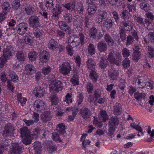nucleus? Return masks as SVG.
<instances>
[{"mask_svg": "<svg viewBox=\"0 0 154 154\" xmlns=\"http://www.w3.org/2000/svg\"><path fill=\"white\" fill-rule=\"evenodd\" d=\"M63 18V20L69 24L72 22L73 20V17L72 14L68 13L64 14Z\"/></svg>", "mask_w": 154, "mask_h": 154, "instance_id": "23", "label": "nucleus"}, {"mask_svg": "<svg viewBox=\"0 0 154 154\" xmlns=\"http://www.w3.org/2000/svg\"><path fill=\"white\" fill-rule=\"evenodd\" d=\"M130 61L128 58H125L123 61L122 65L125 68H127L130 66Z\"/></svg>", "mask_w": 154, "mask_h": 154, "instance_id": "64", "label": "nucleus"}, {"mask_svg": "<svg viewBox=\"0 0 154 154\" xmlns=\"http://www.w3.org/2000/svg\"><path fill=\"white\" fill-rule=\"evenodd\" d=\"M25 13L28 15H31L32 14V8L29 5L27 4L24 8Z\"/></svg>", "mask_w": 154, "mask_h": 154, "instance_id": "59", "label": "nucleus"}, {"mask_svg": "<svg viewBox=\"0 0 154 154\" xmlns=\"http://www.w3.org/2000/svg\"><path fill=\"white\" fill-rule=\"evenodd\" d=\"M51 116L50 111H46L41 115V119L43 122H46L50 120Z\"/></svg>", "mask_w": 154, "mask_h": 154, "instance_id": "19", "label": "nucleus"}, {"mask_svg": "<svg viewBox=\"0 0 154 154\" xmlns=\"http://www.w3.org/2000/svg\"><path fill=\"white\" fill-rule=\"evenodd\" d=\"M57 128L58 131L61 133H63L66 132L65 126L63 123L58 125H57Z\"/></svg>", "mask_w": 154, "mask_h": 154, "instance_id": "56", "label": "nucleus"}, {"mask_svg": "<svg viewBox=\"0 0 154 154\" xmlns=\"http://www.w3.org/2000/svg\"><path fill=\"white\" fill-rule=\"evenodd\" d=\"M99 117L100 119L103 122H105L108 119V115L105 110L100 111Z\"/></svg>", "mask_w": 154, "mask_h": 154, "instance_id": "36", "label": "nucleus"}, {"mask_svg": "<svg viewBox=\"0 0 154 154\" xmlns=\"http://www.w3.org/2000/svg\"><path fill=\"white\" fill-rule=\"evenodd\" d=\"M79 37L77 35H74L71 37L68 40L69 43L72 44L73 47H75L78 46L80 43L81 45H83L85 43V35L82 33L79 34Z\"/></svg>", "mask_w": 154, "mask_h": 154, "instance_id": "3", "label": "nucleus"}, {"mask_svg": "<svg viewBox=\"0 0 154 154\" xmlns=\"http://www.w3.org/2000/svg\"><path fill=\"white\" fill-rule=\"evenodd\" d=\"M134 20L138 24L140 25H143L144 24L143 19L140 17L135 16L134 17Z\"/></svg>", "mask_w": 154, "mask_h": 154, "instance_id": "60", "label": "nucleus"}, {"mask_svg": "<svg viewBox=\"0 0 154 154\" xmlns=\"http://www.w3.org/2000/svg\"><path fill=\"white\" fill-rule=\"evenodd\" d=\"M49 86V90L51 91L58 93L62 90L63 84L60 81L55 79L51 82Z\"/></svg>", "mask_w": 154, "mask_h": 154, "instance_id": "5", "label": "nucleus"}, {"mask_svg": "<svg viewBox=\"0 0 154 154\" xmlns=\"http://www.w3.org/2000/svg\"><path fill=\"white\" fill-rule=\"evenodd\" d=\"M12 5L13 9L15 10H17L20 7V1L19 0H14Z\"/></svg>", "mask_w": 154, "mask_h": 154, "instance_id": "53", "label": "nucleus"}, {"mask_svg": "<svg viewBox=\"0 0 154 154\" xmlns=\"http://www.w3.org/2000/svg\"><path fill=\"white\" fill-rule=\"evenodd\" d=\"M109 127L108 130V134L112 136L113 135L115 129L119 124L118 118L117 116H112L109 121Z\"/></svg>", "mask_w": 154, "mask_h": 154, "instance_id": "6", "label": "nucleus"}, {"mask_svg": "<svg viewBox=\"0 0 154 154\" xmlns=\"http://www.w3.org/2000/svg\"><path fill=\"white\" fill-rule=\"evenodd\" d=\"M2 52V55L0 58V65L2 67L6 63L7 60L12 57L14 51L13 47L11 45H9L4 48Z\"/></svg>", "mask_w": 154, "mask_h": 154, "instance_id": "1", "label": "nucleus"}, {"mask_svg": "<svg viewBox=\"0 0 154 154\" xmlns=\"http://www.w3.org/2000/svg\"><path fill=\"white\" fill-rule=\"evenodd\" d=\"M2 11L0 13V21L4 20L7 13L11 9V6L9 2L6 1L2 3Z\"/></svg>", "mask_w": 154, "mask_h": 154, "instance_id": "7", "label": "nucleus"}, {"mask_svg": "<svg viewBox=\"0 0 154 154\" xmlns=\"http://www.w3.org/2000/svg\"><path fill=\"white\" fill-rule=\"evenodd\" d=\"M14 126L11 124H8L5 125L4 128L3 132V135L4 137H6L9 135H13L14 133Z\"/></svg>", "mask_w": 154, "mask_h": 154, "instance_id": "11", "label": "nucleus"}, {"mask_svg": "<svg viewBox=\"0 0 154 154\" xmlns=\"http://www.w3.org/2000/svg\"><path fill=\"white\" fill-rule=\"evenodd\" d=\"M45 4L48 9H51L54 6L53 2L52 0H45L44 1Z\"/></svg>", "mask_w": 154, "mask_h": 154, "instance_id": "51", "label": "nucleus"}, {"mask_svg": "<svg viewBox=\"0 0 154 154\" xmlns=\"http://www.w3.org/2000/svg\"><path fill=\"white\" fill-rule=\"evenodd\" d=\"M88 50L89 54L91 55L95 54L96 52L95 48L93 44L90 43L88 46Z\"/></svg>", "mask_w": 154, "mask_h": 154, "instance_id": "41", "label": "nucleus"}, {"mask_svg": "<svg viewBox=\"0 0 154 154\" xmlns=\"http://www.w3.org/2000/svg\"><path fill=\"white\" fill-rule=\"evenodd\" d=\"M52 139L55 141H58L60 142H62V140L60 139L58 134L56 133H54L52 134Z\"/></svg>", "mask_w": 154, "mask_h": 154, "instance_id": "63", "label": "nucleus"}, {"mask_svg": "<svg viewBox=\"0 0 154 154\" xmlns=\"http://www.w3.org/2000/svg\"><path fill=\"white\" fill-rule=\"evenodd\" d=\"M45 102L43 100H37L34 103L33 108L37 112H42L45 109Z\"/></svg>", "mask_w": 154, "mask_h": 154, "instance_id": "10", "label": "nucleus"}, {"mask_svg": "<svg viewBox=\"0 0 154 154\" xmlns=\"http://www.w3.org/2000/svg\"><path fill=\"white\" fill-rule=\"evenodd\" d=\"M121 17L124 19H127L130 17V14L126 10H124L120 14Z\"/></svg>", "mask_w": 154, "mask_h": 154, "instance_id": "46", "label": "nucleus"}, {"mask_svg": "<svg viewBox=\"0 0 154 154\" xmlns=\"http://www.w3.org/2000/svg\"><path fill=\"white\" fill-rule=\"evenodd\" d=\"M9 76L11 80L14 82H17L19 78L17 74L13 71L10 72Z\"/></svg>", "mask_w": 154, "mask_h": 154, "instance_id": "34", "label": "nucleus"}, {"mask_svg": "<svg viewBox=\"0 0 154 154\" xmlns=\"http://www.w3.org/2000/svg\"><path fill=\"white\" fill-rule=\"evenodd\" d=\"M33 94L38 97H43L45 93V90L40 86H37L32 91Z\"/></svg>", "mask_w": 154, "mask_h": 154, "instance_id": "15", "label": "nucleus"}, {"mask_svg": "<svg viewBox=\"0 0 154 154\" xmlns=\"http://www.w3.org/2000/svg\"><path fill=\"white\" fill-rule=\"evenodd\" d=\"M37 57V54L35 51H31L28 54V57L29 60L31 61H35Z\"/></svg>", "mask_w": 154, "mask_h": 154, "instance_id": "40", "label": "nucleus"}, {"mask_svg": "<svg viewBox=\"0 0 154 154\" xmlns=\"http://www.w3.org/2000/svg\"><path fill=\"white\" fill-rule=\"evenodd\" d=\"M140 7L142 9L146 11H148L150 8L149 5L144 2L140 4Z\"/></svg>", "mask_w": 154, "mask_h": 154, "instance_id": "45", "label": "nucleus"}, {"mask_svg": "<svg viewBox=\"0 0 154 154\" xmlns=\"http://www.w3.org/2000/svg\"><path fill=\"white\" fill-rule=\"evenodd\" d=\"M89 76L93 82L94 83H95L97 80L98 75L94 69H92L90 72Z\"/></svg>", "mask_w": 154, "mask_h": 154, "instance_id": "27", "label": "nucleus"}, {"mask_svg": "<svg viewBox=\"0 0 154 154\" xmlns=\"http://www.w3.org/2000/svg\"><path fill=\"white\" fill-rule=\"evenodd\" d=\"M122 111L121 104L119 103H116L114 107L113 113L115 115H120Z\"/></svg>", "mask_w": 154, "mask_h": 154, "instance_id": "28", "label": "nucleus"}, {"mask_svg": "<svg viewBox=\"0 0 154 154\" xmlns=\"http://www.w3.org/2000/svg\"><path fill=\"white\" fill-rule=\"evenodd\" d=\"M97 15L99 17H100L103 19H105L107 15L106 12L104 11L99 10L97 13Z\"/></svg>", "mask_w": 154, "mask_h": 154, "instance_id": "52", "label": "nucleus"}, {"mask_svg": "<svg viewBox=\"0 0 154 154\" xmlns=\"http://www.w3.org/2000/svg\"><path fill=\"white\" fill-rule=\"evenodd\" d=\"M57 43L56 41L54 39H51L49 41L48 43V48L51 49H55L56 48Z\"/></svg>", "mask_w": 154, "mask_h": 154, "instance_id": "38", "label": "nucleus"}, {"mask_svg": "<svg viewBox=\"0 0 154 154\" xmlns=\"http://www.w3.org/2000/svg\"><path fill=\"white\" fill-rule=\"evenodd\" d=\"M130 126L132 128L139 131V132H140L142 135H143V133L142 131V128L139 125V124L136 125L135 122H134V123H132L130 124Z\"/></svg>", "mask_w": 154, "mask_h": 154, "instance_id": "43", "label": "nucleus"}, {"mask_svg": "<svg viewBox=\"0 0 154 154\" xmlns=\"http://www.w3.org/2000/svg\"><path fill=\"white\" fill-rule=\"evenodd\" d=\"M52 70V68L49 66L44 67L42 69V73L45 75L50 73Z\"/></svg>", "mask_w": 154, "mask_h": 154, "instance_id": "48", "label": "nucleus"}, {"mask_svg": "<svg viewBox=\"0 0 154 154\" xmlns=\"http://www.w3.org/2000/svg\"><path fill=\"white\" fill-rule=\"evenodd\" d=\"M21 151V146L17 143H13L10 146V152L11 154H20Z\"/></svg>", "mask_w": 154, "mask_h": 154, "instance_id": "13", "label": "nucleus"}, {"mask_svg": "<svg viewBox=\"0 0 154 154\" xmlns=\"http://www.w3.org/2000/svg\"><path fill=\"white\" fill-rule=\"evenodd\" d=\"M107 45L104 42H100L97 44V48L100 52H105L107 50Z\"/></svg>", "mask_w": 154, "mask_h": 154, "instance_id": "22", "label": "nucleus"}, {"mask_svg": "<svg viewBox=\"0 0 154 154\" xmlns=\"http://www.w3.org/2000/svg\"><path fill=\"white\" fill-rule=\"evenodd\" d=\"M126 6L129 12H132L136 11V5L134 4L131 5L128 2L127 3Z\"/></svg>", "mask_w": 154, "mask_h": 154, "instance_id": "58", "label": "nucleus"}, {"mask_svg": "<svg viewBox=\"0 0 154 154\" xmlns=\"http://www.w3.org/2000/svg\"><path fill=\"white\" fill-rule=\"evenodd\" d=\"M72 94L68 93L66 96L65 102L68 104L69 103H71L72 102Z\"/></svg>", "mask_w": 154, "mask_h": 154, "instance_id": "62", "label": "nucleus"}, {"mask_svg": "<svg viewBox=\"0 0 154 154\" xmlns=\"http://www.w3.org/2000/svg\"><path fill=\"white\" fill-rule=\"evenodd\" d=\"M75 6L77 13L80 14H82L84 11V7L82 3L81 2H78Z\"/></svg>", "mask_w": 154, "mask_h": 154, "instance_id": "32", "label": "nucleus"}, {"mask_svg": "<svg viewBox=\"0 0 154 154\" xmlns=\"http://www.w3.org/2000/svg\"><path fill=\"white\" fill-rule=\"evenodd\" d=\"M49 53L45 51H41L38 55L40 62L42 63L47 62L49 60Z\"/></svg>", "mask_w": 154, "mask_h": 154, "instance_id": "16", "label": "nucleus"}, {"mask_svg": "<svg viewBox=\"0 0 154 154\" xmlns=\"http://www.w3.org/2000/svg\"><path fill=\"white\" fill-rule=\"evenodd\" d=\"M135 98L138 100L144 99L145 98V94L143 93H140L138 92L135 93L134 94Z\"/></svg>", "mask_w": 154, "mask_h": 154, "instance_id": "47", "label": "nucleus"}, {"mask_svg": "<svg viewBox=\"0 0 154 154\" xmlns=\"http://www.w3.org/2000/svg\"><path fill=\"white\" fill-rule=\"evenodd\" d=\"M122 59L121 52L117 51L114 52L112 50H110L109 51L108 60L111 63L119 66L121 63Z\"/></svg>", "mask_w": 154, "mask_h": 154, "instance_id": "2", "label": "nucleus"}, {"mask_svg": "<svg viewBox=\"0 0 154 154\" xmlns=\"http://www.w3.org/2000/svg\"><path fill=\"white\" fill-rule=\"evenodd\" d=\"M139 78H136L134 79L135 82L134 84L136 87L139 89H142L144 88L146 85V83L143 82V80Z\"/></svg>", "mask_w": 154, "mask_h": 154, "instance_id": "20", "label": "nucleus"}, {"mask_svg": "<svg viewBox=\"0 0 154 154\" xmlns=\"http://www.w3.org/2000/svg\"><path fill=\"white\" fill-rule=\"evenodd\" d=\"M73 46L70 45H68L66 46V50L68 53L71 56H72L73 54Z\"/></svg>", "mask_w": 154, "mask_h": 154, "instance_id": "61", "label": "nucleus"}, {"mask_svg": "<svg viewBox=\"0 0 154 154\" xmlns=\"http://www.w3.org/2000/svg\"><path fill=\"white\" fill-rule=\"evenodd\" d=\"M52 105H56L58 103V98L56 94L52 95L50 97Z\"/></svg>", "mask_w": 154, "mask_h": 154, "instance_id": "49", "label": "nucleus"}, {"mask_svg": "<svg viewBox=\"0 0 154 154\" xmlns=\"http://www.w3.org/2000/svg\"><path fill=\"white\" fill-rule=\"evenodd\" d=\"M101 91L99 89H96L95 90L94 93L93 95L94 97L93 98H89L88 99L90 103H92L94 100V98L95 100H97L98 98L100 97Z\"/></svg>", "mask_w": 154, "mask_h": 154, "instance_id": "24", "label": "nucleus"}, {"mask_svg": "<svg viewBox=\"0 0 154 154\" xmlns=\"http://www.w3.org/2000/svg\"><path fill=\"white\" fill-rule=\"evenodd\" d=\"M29 23L30 26L33 29H35L40 26V19L35 15L31 16L29 19Z\"/></svg>", "mask_w": 154, "mask_h": 154, "instance_id": "9", "label": "nucleus"}, {"mask_svg": "<svg viewBox=\"0 0 154 154\" xmlns=\"http://www.w3.org/2000/svg\"><path fill=\"white\" fill-rule=\"evenodd\" d=\"M22 141L26 145L29 144L31 143L30 132L26 127H24L20 129Z\"/></svg>", "mask_w": 154, "mask_h": 154, "instance_id": "4", "label": "nucleus"}, {"mask_svg": "<svg viewBox=\"0 0 154 154\" xmlns=\"http://www.w3.org/2000/svg\"><path fill=\"white\" fill-rule=\"evenodd\" d=\"M108 76L110 80H115L117 79V77L119 75L118 71L115 69L111 67L108 70Z\"/></svg>", "mask_w": 154, "mask_h": 154, "instance_id": "18", "label": "nucleus"}, {"mask_svg": "<svg viewBox=\"0 0 154 154\" xmlns=\"http://www.w3.org/2000/svg\"><path fill=\"white\" fill-rule=\"evenodd\" d=\"M86 89L88 93H91L94 90L93 84L90 82H87L86 85Z\"/></svg>", "mask_w": 154, "mask_h": 154, "instance_id": "55", "label": "nucleus"}, {"mask_svg": "<svg viewBox=\"0 0 154 154\" xmlns=\"http://www.w3.org/2000/svg\"><path fill=\"white\" fill-rule=\"evenodd\" d=\"M97 34V30L95 27L91 28L90 31V36L91 38L96 39Z\"/></svg>", "mask_w": 154, "mask_h": 154, "instance_id": "44", "label": "nucleus"}, {"mask_svg": "<svg viewBox=\"0 0 154 154\" xmlns=\"http://www.w3.org/2000/svg\"><path fill=\"white\" fill-rule=\"evenodd\" d=\"M58 24L60 29L68 33H70L71 28L65 21H59Z\"/></svg>", "mask_w": 154, "mask_h": 154, "instance_id": "14", "label": "nucleus"}, {"mask_svg": "<svg viewBox=\"0 0 154 154\" xmlns=\"http://www.w3.org/2000/svg\"><path fill=\"white\" fill-rule=\"evenodd\" d=\"M141 53L139 51V48H137L134 50L132 54V59L135 62H137L140 57Z\"/></svg>", "mask_w": 154, "mask_h": 154, "instance_id": "29", "label": "nucleus"}, {"mask_svg": "<svg viewBox=\"0 0 154 154\" xmlns=\"http://www.w3.org/2000/svg\"><path fill=\"white\" fill-rule=\"evenodd\" d=\"M96 63L91 59H88L87 61V66L89 69H94L95 68Z\"/></svg>", "mask_w": 154, "mask_h": 154, "instance_id": "35", "label": "nucleus"}, {"mask_svg": "<svg viewBox=\"0 0 154 154\" xmlns=\"http://www.w3.org/2000/svg\"><path fill=\"white\" fill-rule=\"evenodd\" d=\"M131 24V22L129 21H123L122 23L121 26L126 31H130L132 28Z\"/></svg>", "mask_w": 154, "mask_h": 154, "instance_id": "30", "label": "nucleus"}, {"mask_svg": "<svg viewBox=\"0 0 154 154\" xmlns=\"http://www.w3.org/2000/svg\"><path fill=\"white\" fill-rule=\"evenodd\" d=\"M80 113L84 119H86L90 118L92 113L89 109L85 107L80 111Z\"/></svg>", "mask_w": 154, "mask_h": 154, "instance_id": "17", "label": "nucleus"}, {"mask_svg": "<svg viewBox=\"0 0 154 154\" xmlns=\"http://www.w3.org/2000/svg\"><path fill=\"white\" fill-rule=\"evenodd\" d=\"M97 10V7L93 4L89 5L87 9L88 13L91 14H94Z\"/></svg>", "mask_w": 154, "mask_h": 154, "instance_id": "39", "label": "nucleus"}, {"mask_svg": "<svg viewBox=\"0 0 154 154\" xmlns=\"http://www.w3.org/2000/svg\"><path fill=\"white\" fill-rule=\"evenodd\" d=\"M25 72L28 75L32 74L34 72V67L32 64H28L25 66Z\"/></svg>", "mask_w": 154, "mask_h": 154, "instance_id": "31", "label": "nucleus"}, {"mask_svg": "<svg viewBox=\"0 0 154 154\" xmlns=\"http://www.w3.org/2000/svg\"><path fill=\"white\" fill-rule=\"evenodd\" d=\"M147 52L149 55V57L153 58L154 57V48L148 46Z\"/></svg>", "mask_w": 154, "mask_h": 154, "instance_id": "57", "label": "nucleus"}, {"mask_svg": "<svg viewBox=\"0 0 154 154\" xmlns=\"http://www.w3.org/2000/svg\"><path fill=\"white\" fill-rule=\"evenodd\" d=\"M79 76L76 73H73L72 78L70 79V82L73 86H76L79 84Z\"/></svg>", "mask_w": 154, "mask_h": 154, "instance_id": "25", "label": "nucleus"}, {"mask_svg": "<svg viewBox=\"0 0 154 154\" xmlns=\"http://www.w3.org/2000/svg\"><path fill=\"white\" fill-rule=\"evenodd\" d=\"M103 24L104 26L107 28H110L112 26L113 22L111 19H107L104 20Z\"/></svg>", "mask_w": 154, "mask_h": 154, "instance_id": "42", "label": "nucleus"}, {"mask_svg": "<svg viewBox=\"0 0 154 154\" xmlns=\"http://www.w3.org/2000/svg\"><path fill=\"white\" fill-rule=\"evenodd\" d=\"M72 70L71 66L69 63L65 62L62 63L60 66L59 71L64 76L69 74Z\"/></svg>", "mask_w": 154, "mask_h": 154, "instance_id": "8", "label": "nucleus"}, {"mask_svg": "<svg viewBox=\"0 0 154 154\" xmlns=\"http://www.w3.org/2000/svg\"><path fill=\"white\" fill-rule=\"evenodd\" d=\"M44 32L42 30H35L33 31V34L35 37L39 39L43 35Z\"/></svg>", "mask_w": 154, "mask_h": 154, "instance_id": "50", "label": "nucleus"}, {"mask_svg": "<svg viewBox=\"0 0 154 154\" xmlns=\"http://www.w3.org/2000/svg\"><path fill=\"white\" fill-rule=\"evenodd\" d=\"M17 59L20 61H23L26 57V54L22 51H19L16 54Z\"/></svg>", "mask_w": 154, "mask_h": 154, "instance_id": "37", "label": "nucleus"}, {"mask_svg": "<svg viewBox=\"0 0 154 154\" xmlns=\"http://www.w3.org/2000/svg\"><path fill=\"white\" fill-rule=\"evenodd\" d=\"M122 52L123 57L125 58H127V57L130 55V51L127 48H123L122 50Z\"/></svg>", "mask_w": 154, "mask_h": 154, "instance_id": "54", "label": "nucleus"}, {"mask_svg": "<svg viewBox=\"0 0 154 154\" xmlns=\"http://www.w3.org/2000/svg\"><path fill=\"white\" fill-rule=\"evenodd\" d=\"M63 6L68 10L73 11L75 6V2H74L67 3L62 5Z\"/></svg>", "mask_w": 154, "mask_h": 154, "instance_id": "26", "label": "nucleus"}, {"mask_svg": "<svg viewBox=\"0 0 154 154\" xmlns=\"http://www.w3.org/2000/svg\"><path fill=\"white\" fill-rule=\"evenodd\" d=\"M104 39L109 46H112L114 45V41L109 34H107L105 35Z\"/></svg>", "mask_w": 154, "mask_h": 154, "instance_id": "33", "label": "nucleus"}, {"mask_svg": "<svg viewBox=\"0 0 154 154\" xmlns=\"http://www.w3.org/2000/svg\"><path fill=\"white\" fill-rule=\"evenodd\" d=\"M27 28L28 25L24 22L20 23L16 27L17 33L21 35H23L26 32Z\"/></svg>", "mask_w": 154, "mask_h": 154, "instance_id": "12", "label": "nucleus"}, {"mask_svg": "<svg viewBox=\"0 0 154 154\" xmlns=\"http://www.w3.org/2000/svg\"><path fill=\"white\" fill-rule=\"evenodd\" d=\"M108 63L106 57H101L99 63V66L101 69H104L107 66Z\"/></svg>", "mask_w": 154, "mask_h": 154, "instance_id": "21", "label": "nucleus"}]
</instances>
